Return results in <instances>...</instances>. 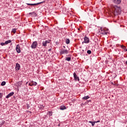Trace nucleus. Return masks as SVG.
Listing matches in <instances>:
<instances>
[{
  "label": "nucleus",
  "mask_w": 127,
  "mask_h": 127,
  "mask_svg": "<svg viewBox=\"0 0 127 127\" xmlns=\"http://www.w3.org/2000/svg\"><path fill=\"white\" fill-rule=\"evenodd\" d=\"M125 64L127 65V61L125 62Z\"/></svg>",
  "instance_id": "nucleus-31"
},
{
  "label": "nucleus",
  "mask_w": 127,
  "mask_h": 127,
  "mask_svg": "<svg viewBox=\"0 0 127 127\" xmlns=\"http://www.w3.org/2000/svg\"><path fill=\"white\" fill-rule=\"evenodd\" d=\"M68 57H71V55H68Z\"/></svg>",
  "instance_id": "nucleus-32"
},
{
  "label": "nucleus",
  "mask_w": 127,
  "mask_h": 127,
  "mask_svg": "<svg viewBox=\"0 0 127 127\" xmlns=\"http://www.w3.org/2000/svg\"><path fill=\"white\" fill-rule=\"evenodd\" d=\"M10 42H11V40H8L6 41L5 42V44H8V43H10Z\"/></svg>",
  "instance_id": "nucleus-20"
},
{
  "label": "nucleus",
  "mask_w": 127,
  "mask_h": 127,
  "mask_svg": "<svg viewBox=\"0 0 127 127\" xmlns=\"http://www.w3.org/2000/svg\"><path fill=\"white\" fill-rule=\"evenodd\" d=\"M16 85V87H21V85H22V81L17 82Z\"/></svg>",
  "instance_id": "nucleus-12"
},
{
  "label": "nucleus",
  "mask_w": 127,
  "mask_h": 127,
  "mask_svg": "<svg viewBox=\"0 0 127 127\" xmlns=\"http://www.w3.org/2000/svg\"><path fill=\"white\" fill-rule=\"evenodd\" d=\"M87 53L88 54H92V51H91V50H88V51H87Z\"/></svg>",
  "instance_id": "nucleus-23"
},
{
  "label": "nucleus",
  "mask_w": 127,
  "mask_h": 127,
  "mask_svg": "<svg viewBox=\"0 0 127 127\" xmlns=\"http://www.w3.org/2000/svg\"><path fill=\"white\" fill-rule=\"evenodd\" d=\"M63 47H64V48H65V46H64Z\"/></svg>",
  "instance_id": "nucleus-36"
},
{
  "label": "nucleus",
  "mask_w": 127,
  "mask_h": 127,
  "mask_svg": "<svg viewBox=\"0 0 127 127\" xmlns=\"http://www.w3.org/2000/svg\"><path fill=\"white\" fill-rule=\"evenodd\" d=\"M4 44H5V43H0V45H1V46H3V45H4Z\"/></svg>",
  "instance_id": "nucleus-27"
},
{
  "label": "nucleus",
  "mask_w": 127,
  "mask_h": 127,
  "mask_svg": "<svg viewBox=\"0 0 127 127\" xmlns=\"http://www.w3.org/2000/svg\"><path fill=\"white\" fill-rule=\"evenodd\" d=\"M60 54H68V50H62L60 52Z\"/></svg>",
  "instance_id": "nucleus-7"
},
{
  "label": "nucleus",
  "mask_w": 127,
  "mask_h": 127,
  "mask_svg": "<svg viewBox=\"0 0 127 127\" xmlns=\"http://www.w3.org/2000/svg\"><path fill=\"white\" fill-rule=\"evenodd\" d=\"M112 10L115 15H118V14L120 13V11L121 10V8L118 7L117 5L113 6V8H112Z\"/></svg>",
  "instance_id": "nucleus-1"
},
{
  "label": "nucleus",
  "mask_w": 127,
  "mask_h": 127,
  "mask_svg": "<svg viewBox=\"0 0 127 127\" xmlns=\"http://www.w3.org/2000/svg\"><path fill=\"white\" fill-rule=\"evenodd\" d=\"M89 102H91V100H89Z\"/></svg>",
  "instance_id": "nucleus-38"
},
{
  "label": "nucleus",
  "mask_w": 127,
  "mask_h": 127,
  "mask_svg": "<svg viewBox=\"0 0 127 127\" xmlns=\"http://www.w3.org/2000/svg\"><path fill=\"white\" fill-rule=\"evenodd\" d=\"M114 3H115L116 4H120V3H121V2H122V0H112Z\"/></svg>",
  "instance_id": "nucleus-9"
},
{
  "label": "nucleus",
  "mask_w": 127,
  "mask_h": 127,
  "mask_svg": "<svg viewBox=\"0 0 127 127\" xmlns=\"http://www.w3.org/2000/svg\"><path fill=\"white\" fill-rule=\"evenodd\" d=\"M28 83V82H26V85H27V83Z\"/></svg>",
  "instance_id": "nucleus-37"
},
{
  "label": "nucleus",
  "mask_w": 127,
  "mask_h": 127,
  "mask_svg": "<svg viewBox=\"0 0 127 127\" xmlns=\"http://www.w3.org/2000/svg\"><path fill=\"white\" fill-rule=\"evenodd\" d=\"M73 77L75 81H80L79 76H77V74H76V72L73 73Z\"/></svg>",
  "instance_id": "nucleus-4"
},
{
  "label": "nucleus",
  "mask_w": 127,
  "mask_h": 127,
  "mask_svg": "<svg viewBox=\"0 0 127 127\" xmlns=\"http://www.w3.org/2000/svg\"><path fill=\"white\" fill-rule=\"evenodd\" d=\"M29 14H36V13H35V12H32L29 13Z\"/></svg>",
  "instance_id": "nucleus-25"
},
{
  "label": "nucleus",
  "mask_w": 127,
  "mask_h": 127,
  "mask_svg": "<svg viewBox=\"0 0 127 127\" xmlns=\"http://www.w3.org/2000/svg\"><path fill=\"white\" fill-rule=\"evenodd\" d=\"M16 51L17 53H20V52H21V51L20 50V46L19 45H17L16 47Z\"/></svg>",
  "instance_id": "nucleus-5"
},
{
  "label": "nucleus",
  "mask_w": 127,
  "mask_h": 127,
  "mask_svg": "<svg viewBox=\"0 0 127 127\" xmlns=\"http://www.w3.org/2000/svg\"><path fill=\"white\" fill-rule=\"evenodd\" d=\"M47 43H50V41L47 40L43 41L42 43V46L46 47V46H47Z\"/></svg>",
  "instance_id": "nucleus-6"
},
{
  "label": "nucleus",
  "mask_w": 127,
  "mask_h": 127,
  "mask_svg": "<svg viewBox=\"0 0 127 127\" xmlns=\"http://www.w3.org/2000/svg\"><path fill=\"white\" fill-rule=\"evenodd\" d=\"M121 48H123V49H124V50H126V46H122Z\"/></svg>",
  "instance_id": "nucleus-26"
},
{
  "label": "nucleus",
  "mask_w": 127,
  "mask_h": 127,
  "mask_svg": "<svg viewBox=\"0 0 127 127\" xmlns=\"http://www.w3.org/2000/svg\"><path fill=\"white\" fill-rule=\"evenodd\" d=\"M2 93H0V100L1 99H2Z\"/></svg>",
  "instance_id": "nucleus-24"
},
{
  "label": "nucleus",
  "mask_w": 127,
  "mask_h": 127,
  "mask_svg": "<svg viewBox=\"0 0 127 127\" xmlns=\"http://www.w3.org/2000/svg\"><path fill=\"white\" fill-rule=\"evenodd\" d=\"M28 5H33V3H26Z\"/></svg>",
  "instance_id": "nucleus-28"
},
{
  "label": "nucleus",
  "mask_w": 127,
  "mask_h": 127,
  "mask_svg": "<svg viewBox=\"0 0 127 127\" xmlns=\"http://www.w3.org/2000/svg\"><path fill=\"white\" fill-rule=\"evenodd\" d=\"M88 123H89V124H91L92 127H94V126H95V124H96V122L92 121H89Z\"/></svg>",
  "instance_id": "nucleus-15"
},
{
  "label": "nucleus",
  "mask_w": 127,
  "mask_h": 127,
  "mask_svg": "<svg viewBox=\"0 0 127 127\" xmlns=\"http://www.w3.org/2000/svg\"><path fill=\"white\" fill-rule=\"evenodd\" d=\"M6 84V82L5 81H2L1 83V86H4Z\"/></svg>",
  "instance_id": "nucleus-22"
},
{
  "label": "nucleus",
  "mask_w": 127,
  "mask_h": 127,
  "mask_svg": "<svg viewBox=\"0 0 127 127\" xmlns=\"http://www.w3.org/2000/svg\"><path fill=\"white\" fill-rule=\"evenodd\" d=\"M12 32H13V33H15V32H16V29L15 28L12 29Z\"/></svg>",
  "instance_id": "nucleus-21"
},
{
  "label": "nucleus",
  "mask_w": 127,
  "mask_h": 127,
  "mask_svg": "<svg viewBox=\"0 0 127 127\" xmlns=\"http://www.w3.org/2000/svg\"><path fill=\"white\" fill-rule=\"evenodd\" d=\"M95 124L97 123H100V121H94Z\"/></svg>",
  "instance_id": "nucleus-29"
},
{
  "label": "nucleus",
  "mask_w": 127,
  "mask_h": 127,
  "mask_svg": "<svg viewBox=\"0 0 127 127\" xmlns=\"http://www.w3.org/2000/svg\"><path fill=\"white\" fill-rule=\"evenodd\" d=\"M16 70H20V64H16Z\"/></svg>",
  "instance_id": "nucleus-13"
},
{
  "label": "nucleus",
  "mask_w": 127,
  "mask_h": 127,
  "mask_svg": "<svg viewBox=\"0 0 127 127\" xmlns=\"http://www.w3.org/2000/svg\"><path fill=\"white\" fill-rule=\"evenodd\" d=\"M88 99H90V96H84V97H82V100H88Z\"/></svg>",
  "instance_id": "nucleus-14"
},
{
  "label": "nucleus",
  "mask_w": 127,
  "mask_h": 127,
  "mask_svg": "<svg viewBox=\"0 0 127 127\" xmlns=\"http://www.w3.org/2000/svg\"><path fill=\"white\" fill-rule=\"evenodd\" d=\"M65 60L66 61H71V57H67V58H65Z\"/></svg>",
  "instance_id": "nucleus-18"
},
{
  "label": "nucleus",
  "mask_w": 127,
  "mask_h": 127,
  "mask_svg": "<svg viewBox=\"0 0 127 127\" xmlns=\"http://www.w3.org/2000/svg\"><path fill=\"white\" fill-rule=\"evenodd\" d=\"M14 94V92H10V93H9V94L6 96V99H8V98L11 97V96H13Z\"/></svg>",
  "instance_id": "nucleus-10"
},
{
  "label": "nucleus",
  "mask_w": 127,
  "mask_h": 127,
  "mask_svg": "<svg viewBox=\"0 0 127 127\" xmlns=\"http://www.w3.org/2000/svg\"><path fill=\"white\" fill-rule=\"evenodd\" d=\"M58 127H60V124H59V125H58Z\"/></svg>",
  "instance_id": "nucleus-35"
},
{
  "label": "nucleus",
  "mask_w": 127,
  "mask_h": 127,
  "mask_svg": "<svg viewBox=\"0 0 127 127\" xmlns=\"http://www.w3.org/2000/svg\"><path fill=\"white\" fill-rule=\"evenodd\" d=\"M84 41L82 42V44H84V43H89L90 42V39H89V38L85 36L84 38Z\"/></svg>",
  "instance_id": "nucleus-3"
},
{
  "label": "nucleus",
  "mask_w": 127,
  "mask_h": 127,
  "mask_svg": "<svg viewBox=\"0 0 127 127\" xmlns=\"http://www.w3.org/2000/svg\"><path fill=\"white\" fill-rule=\"evenodd\" d=\"M41 3H43V2H38L37 3H33V5H38V4H40Z\"/></svg>",
  "instance_id": "nucleus-19"
},
{
  "label": "nucleus",
  "mask_w": 127,
  "mask_h": 127,
  "mask_svg": "<svg viewBox=\"0 0 127 127\" xmlns=\"http://www.w3.org/2000/svg\"><path fill=\"white\" fill-rule=\"evenodd\" d=\"M107 33L108 32H107L106 30L104 29H101V34H102L103 35H106Z\"/></svg>",
  "instance_id": "nucleus-11"
},
{
  "label": "nucleus",
  "mask_w": 127,
  "mask_h": 127,
  "mask_svg": "<svg viewBox=\"0 0 127 127\" xmlns=\"http://www.w3.org/2000/svg\"><path fill=\"white\" fill-rule=\"evenodd\" d=\"M49 116H52V114H49Z\"/></svg>",
  "instance_id": "nucleus-33"
},
{
  "label": "nucleus",
  "mask_w": 127,
  "mask_h": 127,
  "mask_svg": "<svg viewBox=\"0 0 127 127\" xmlns=\"http://www.w3.org/2000/svg\"><path fill=\"white\" fill-rule=\"evenodd\" d=\"M36 85H37V82H34V81H31L29 83V86H36Z\"/></svg>",
  "instance_id": "nucleus-8"
},
{
  "label": "nucleus",
  "mask_w": 127,
  "mask_h": 127,
  "mask_svg": "<svg viewBox=\"0 0 127 127\" xmlns=\"http://www.w3.org/2000/svg\"><path fill=\"white\" fill-rule=\"evenodd\" d=\"M38 45V43H37V41H35L33 42L32 45H31V48H32V49H35V48L37 47Z\"/></svg>",
  "instance_id": "nucleus-2"
},
{
  "label": "nucleus",
  "mask_w": 127,
  "mask_h": 127,
  "mask_svg": "<svg viewBox=\"0 0 127 127\" xmlns=\"http://www.w3.org/2000/svg\"><path fill=\"white\" fill-rule=\"evenodd\" d=\"M60 109V110H62V111H63V110H66V107L65 106H61Z\"/></svg>",
  "instance_id": "nucleus-16"
},
{
  "label": "nucleus",
  "mask_w": 127,
  "mask_h": 127,
  "mask_svg": "<svg viewBox=\"0 0 127 127\" xmlns=\"http://www.w3.org/2000/svg\"><path fill=\"white\" fill-rule=\"evenodd\" d=\"M65 43L66 44H69V43H70V39H65Z\"/></svg>",
  "instance_id": "nucleus-17"
},
{
  "label": "nucleus",
  "mask_w": 127,
  "mask_h": 127,
  "mask_svg": "<svg viewBox=\"0 0 127 127\" xmlns=\"http://www.w3.org/2000/svg\"><path fill=\"white\" fill-rule=\"evenodd\" d=\"M126 51H127V48H125Z\"/></svg>",
  "instance_id": "nucleus-34"
},
{
  "label": "nucleus",
  "mask_w": 127,
  "mask_h": 127,
  "mask_svg": "<svg viewBox=\"0 0 127 127\" xmlns=\"http://www.w3.org/2000/svg\"><path fill=\"white\" fill-rule=\"evenodd\" d=\"M48 51H49V52H50V51H51V49H49Z\"/></svg>",
  "instance_id": "nucleus-30"
}]
</instances>
